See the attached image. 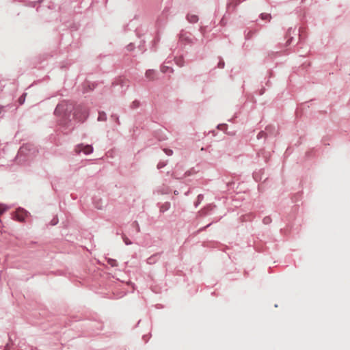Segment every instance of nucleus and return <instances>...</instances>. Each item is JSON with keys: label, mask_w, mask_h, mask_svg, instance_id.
<instances>
[{"label": "nucleus", "mask_w": 350, "mask_h": 350, "mask_svg": "<svg viewBox=\"0 0 350 350\" xmlns=\"http://www.w3.org/2000/svg\"><path fill=\"white\" fill-rule=\"evenodd\" d=\"M93 151V148L91 145H83L79 144L75 148V152L79 154L81 152H83L85 154H90Z\"/></svg>", "instance_id": "nucleus-1"}, {"label": "nucleus", "mask_w": 350, "mask_h": 350, "mask_svg": "<svg viewBox=\"0 0 350 350\" xmlns=\"http://www.w3.org/2000/svg\"><path fill=\"white\" fill-rule=\"evenodd\" d=\"M187 19L190 23H196L198 21L199 18H198V16L196 15V14H188L187 16Z\"/></svg>", "instance_id": "nucleus-2"}, {"label": "nucleus", "mask_w": 350, "mask_h": 350, "mask_svg": "<svg viewBox=\"0 0 350 350\" xmlns=\"http://www.w3.org/2000/svg\"><path fill=\"white\" fill-rule=\"evenodd\" d=\"M154 71L152 70H147L145 73L146 77L149 80H152L154 79Z\"/></svg>", "instance_id": "nucleus-3"}, {"label": "nucleus", "mask_w": 350, "mask_h": 350, "mask_svg": "<svg viewBox=\"0 0 350 350\" xmlns=\"http://www.w3.org/2000/svg\"><path fill=\"white\" fill-rule=\"evenodd\" d=\"M260 18L262 20H267V21H270L271 18V15L269 13H262L260 14Z\"/></svg>", "instance_id": "nucleus-4"}, {"label": "nucleus", "mask_w": 350, "mask_h": 350, "mask_svg": "<svg viewBox=\"0 0 350 350\" xmlns=\"http://www.w3.org/2000/svg\"><path fill=\"white\" fill-rule=\"evenodd\" d=\"M106 119H107L106 113L105 112H99L98 120L104 121V120H106Z\"/></svg>", "instance_id": "nucleus-5"}, {"label": "nucleus", "mask_w": 350, "mask_h": 350, "mask_svg": "<svg viewBox=\"0 0 350 350\" xmlns=\"http://www.w3.org/2000/svg\"><path fill=\"white\" fill-rule=\"evenodd\" d=\"M107 262L112 267L117 266V261L115 259L109 258Z\"/></svg>", "instance_id": "nucleus-6"}, {"label": "nucleus", "mask_w": 350, "mask_h": 350, "mask_svg": "<svg viewBox=\"0 0 350 350\" xmlns=\"http://www.w3.org/2000/svg\"><path fill=\"white\" fill-rule=\"evenodd\" d=\"M170 69L171 71H172V68H171L170 67L167 66H162L161 68V71L162 72H166L168 70H170Z\"/></svg>", "instance_id": "nucleus-7"}, {"label": "nucleus", "mask_w": 350, "mask_h": 350, "mask_svg": "<svg viewBox=\"0 0 350 350\" xmlns=\"http://www.w3.org/2000/svg\"><path fill=\"white\" fill-rule=\"evenodd\" d=\"M8 206L3 204H0V215H2L5 211L8 210Z\"/></svg>", "instance_id": "nucleus-8"}, {"label": "nucleus", "mask_w": 350, "mask_h": 350, "mask_svg": "<svg viewBox=\"0 0 350 350\" xmlns=\"http://www.w3.org/2000/svg\"><path fill=\"white\" fill-rule=\"evenodd\" d=\"M64 104H60V105H58L57 106L55 111L56 112H59V111H61L64 110Z\"/></svg>", "instance_id": "nucleus-9"}, {"label": "nucleus", "mask_w": 350, "mask_h": 350, "mask_svg": "<svg viewBox=\"0 0 350 350\" xmlns=\"http://www.w3.org/2000/svg\"><path fill=\"white\" fill-rule=\"evenodd\" d=\"M87 117H88V112H87L86 111H85L83 112V117H79L78 118L79 119V120L83 121V120H85Z\"/></svg>", "instance_id": "nucleus-10"}, {"label": "nucleus", "mask_w": 350, "mask_h": 350, "mask_svg": "<svg viewBox=\"0 0 350 350\" xmlns=\"http://www.w3.org/2000/svg\"><path fill=\"white\" fill-rule=\"evenodd\" d=\"M166 154L168 155V156H171L173 154V150H170V149H165L164 150Z\"/></svg>", "instance_id": "nucleus-11"}, {"label": "nucleus", "mask_w": 350, "mask_h": 350, "mask_svg": "<svg viewBox=\"0 0 350 350\" xmlns=\"http://www.w3.org/2000/svg\"><path fill=\"white\" fill-rule=\"evenodd\" d=\"M124 242L127 245H129V244H131V242L129 241V239L128 238H124Z\"/></svg>", "instance_id": "nucleus-12"}, {"label": "nucleus", "mask_w": 350, "mask_h": 350, "mask_svg": "<svg viewBox=\"0 0 350 350\" xmlns=\"http://www.w3.org/2000/svg\"><path fill=\"white\" fill-rule=\"evenodd\" d=\"M269 221H270L269 217H267V218H264V219H263V221H264V223H265V224H269Z\"/></svg>", "instance_id": "nucleus-13"}, {"label": "nucleus", "mask_w": 350, "mask_h": 350, "mask_svg": "<svg viewBox=\"0 0 350 350\" xmlns=\"http://www.w3.org/2000/svg\"><path fill=\"white\" fill-rule=\"evenodd\" d=\"M23 220H24L25 217H27V212L26 211L23 210Z\"/></svg>", "instance_id": "nucleus-14"}, {"label": "nucleus", "mask_w": 350, "mask_h": 350, "mask_svg": "<svg viewBox=\"0 0 350 350\" xmlns=\"http://www.w3.org/2000/svg\"><path fill=\"white\" fill-rule=\"evenodd\" d=\"M135 225H136V226H137V232H139V226H138V224H137V221H135Z\"/></svg>", "instance_id": "nucleus-15"}, {"label": "nucleus", "mask_w": 350, "mask_h": 350, "mask_svg": "<svg viewBox=\"0 0 350 350\" xmlns=\"http://www.w3.org/2000/svg\"><path fill=\"white\" fill-rule=\"evenodd\" d=\"M115 119H116V122H118V124H119L120 122H119L118 118V117H115Z\"/></svg>", "instance_id": "nucleus-16"}, {"label": "nucleus", "mask_w": 350, "mask_h": 350, "mask_svg": "<svg viewBox=\"0 0 350 350\" xmlns=\"http://www.w3.org/2000/svg\"><path fill=\"white\" fill-rule=\"evenodd\" d=\"M56 222H57V221H56V220H54V219L53 220V225L56 224Z\"/></svg>", "instance_id": "nucleus-17"}]
</instances>
